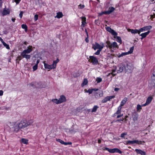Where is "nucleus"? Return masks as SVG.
<instances>
[{"instance_id": "46", "label": "nucleus", "mask_w": 155, "mask_h": 155, "mask_svg": "<svg viewBox=\"0 0 155 155\" xmlns=\"http://www.w3.org/2000/svg\"><path fill=\"white\" fill-rule=\"evenodd\" d=\"M38 66V65H37V64H35V65L34 66H33V71H36L37 69Z\"/></svg>"}, {"instance_id": "45", "label": "nucleus", "mask_w": 155, "mask_h": 155, "mask_svg": "<svg viewBox=\"0 0 155 155\" xmlns=\"http://www.w3.org/2000/svg\"><path fill=\"white\" fill-rule=\"evenodd\" d=\"M116 71V69L115 68L114 69H113L112 70V72L111 73V74L113 75V76H115L116 74H114V73Z\"/></svg>"}, {"instance_id": "23", "label": "nucleus", "mask_w": 155, "mask_h": 155, "mask_svg": "<svg viewBox=\"0 0 155 155\" xmlns=\"http://www.w3.org/2000/svg\"><path fill=\"white\" fill-rule=\"evenodd\" d=\"M152 99L153 98L152 97L150 96L148 97L146 101V102L147 103V104H149L152 101Z\"/></svg>"}, {"instance_id": "50", "label": "nucleus", "mask_w": 155, "mask_h": 155, "mask_svg": "<svg viewBox=\"0 0 155 155\" xmlns=\"http://www.w3.org/2000/svg\"><path fill=\"white\" fill-rule=\"evenodd\" d=\"M78 7L79 8H80L81 9H83L84 7L85 6L84 5H81L80 4L78 5Z\"/></svg>"}, {"instance_id": "32", "label": "nucleus", "mask_w": 155, "mask_h": 155, "mask_svg": "<svg viewBox=\"0 0 155 155\" xmlns=\"http://www.w3.org/2000/svg\"><path fill=\"white\" fill-rule=\"evenodd\" d=\"M34 122V120H30L28 121L27 120V127Z\"/></svg>"}, {"instance_id": "28", "label": "nucleus", "mask_w": 155, "mask_h": 155, "mask_svg": "<svg viewBox=\"0 0 155 155\" xmlns=\"http://www.w3.org/2000/svg\"><path fill=\"white\" fill-rule=\"evenodd\" d=\"M115 9V8L113 7L109 8V10H108L109 14L113 12L114 11Z\"/></svg>"}, {"instance_id": "22", "label": "nucleus", "mask_w": 155, "mask_h": 155, "mask_svg": "<svg viewBox=\"0 0 155 155\" xmlns=\"http://www.w3.org/2000/svg\"><path fill=\"white\" fill-rule=\"evenodd\" d=\"M21 55L23 58H25L27 59H29L31 57L30 55L26 54H22V53H21Z\"/></svg>"}, {"instance_id": "41", "label": "nucleus", "mask_w": 155, "mask_h": 155, "mask_svg": "<svg viewBox=\"0 0 155 155\" xmlns=\"http://www.w3.org/2000/svg\"><path fill=\"white\" fill-rule=\"evenodd\" d=\"M105 150H106L108 151L110 153H113V149H110L108 147H105Z\"/></svg>"}, {"instance_id": "24", "label": "nucleus", "mask_w": 155, "mask_h": 155, "mask_svg": "<svg viewBox=\"0 0 155 155\" xmlns=\"http://www.w3.org/2000/svg\"><path fill=\"white\" fill-rule=\"evenodd\" d=\"M63 15L62 12H59L57 13V15L56 17L58 18H62L63 16Z\"/></svg>"}, {"instance_id": "54", "label": "nucleus", "mask_w": 155, "mask_h": 155, "mask_svg": "<svg viewBox=\"0 0 155 155\" xmlns=\"http://www.w3.org/2000/svg\"><path fill=\"white\" fill-rule=\"evenodd\" d=\"M88 37H89L88 36V37L87 36V37L85 39V41L87 43H88L89 41Z\"/></svg>"}, {"instance_id": "31", "label": "nucleus", "mask_w": 155, "mask_h": 155, "mask_svg": "<svg viewBox=\"0 0 155 155\" xmlns=\"http://www.w3.org/2000/svg\"><path fill=\"white\" fill-rule=\"evenodd\" d=\"M121 108H122L120 106H119L118 107L117 110L116 112V114H120V113H121Z\"/></svg>"}, {"instance_id": "43", "label": "nucleus", "mask_w": 155, "mask_h": 155, "mask_svg": "<svg viewBox=\"0 0 155 155\" xmlns=\"http://www.w3.org/2000/svg\"><path fill=\"white\" fill-rule=\"evenodd\" d=\"M96 80L97 83H99L101 82L102 79L101 78L99 77H97V78Z\"/></svg>"}, {"instance_id": "56", "label": "nucleus", "mask_w": 155, "mask_h": 155, "mask_svg": "<svg viewBox=\"0 0 155 155\" xmlns=\"http://www.w3.org/2000/svg\"><path fill=\"white\" fill-rule=\"evenodd\" d=\"M20 1L21 0H15V2L16 3V4H18Z\"/></svg>"}, {"instance_id": "30", "label": "nucleus", "mask_w": 155, "mask_h": 155, "mask_svg": "<svg viewBox=\"0 0 155 155\" xmlns=\"http://www.w3.org/2000/svg\"><path fill=\"white\" fill-rule=\"evenodd\" d=\"M98 107L97 105L94 106L92 109L91 112H95L97 111V109L98 108Z\"/></svg>"}, {"instance_id": "14", "label": "nucleus", "mask_w": 155, "mask_h": 155, "mask_svg": "<svg viewBox=\"0 0 155 155\" xmlns=\"http://www.w3.org/2000/svg\"><path fill=\"white\" fill-rule=\"evenodd\" d=\"M10 12V11L9 9H6L4 8L2 12V15L3 16H4L5 15L9 14Z\"/></svg>"}, {"instance_id": "3", "label": "nucleus", "mask_w": 155, "mask_h": 155, "mask_svg": "<svg viewBox=\"0 0 155 155\" xmlns=\"http://www.w3.org/2000/svg\"><path fill=\"white\" fill-rule=\"evenodd\" d=\"M106 43L107 44V45L106 46L109 48L110 49H114L115 48H119L117 43L115 41L112 43L109 41H107L106 42Z\"/></svg>"}, {"instance_id": "33", "label": "nucleus", "mask_w": 155, "mask_h": 155, "mask_svg": "<svg viewBox=\"0 0 155 155\" xmlns=\"http://www.w3.org/2000/svg\"><path fill=\"white\" fill-rule=\"evenodd\" d=\"M21 27L23 29H24L25 31L26 32L27 31L28 27L27 25L25 24H22L21 25Z\"/></svg>"}, {"instance_id": "7", "label": "nucleus", "mask_w": 155, "mask_h": 155, "mask_svg": "<svg viewBox=\"0 0 155 155\" xmlns=\"http://www.w3.org/2000/svg\"><path fill=\"white\" fill-rule=\"evenodd\" d=\"M43 63L45 68V69H54L55 68L54 65L53 64H52L49 65L48 64L45 63V62H43Z\"/></svg>"}, {"instance_id": "36", "label": "nucleus", "mask_w": 155, "mask_h": 155, "mask_svg": "<svg viewBox=\"0 0 155 155\" xmlns=\"http://www.w3.org/2000/svg\"><path fill=\"white\" fill-rule=\"evenodd\" d=\"M110 33H111L112 35L114 36H117V33L113 29L111 30Z\"/></svg>"}, {"instance_id": "1", "label": "nucleus", "mask_w": 155, "mask_h": 155, "mask_svg": "<svg viewBox=\"0 0 155 155\" xmlns=\"http://www.w3.org/2000/svg\"><path fill=\"white\" fill-rule=\"evenodd\" d=\"M125 66V71L126 72L128 73H131L133 69V64L127 61L124 62Z\"/></svg>"}, {"instance_id": "34", "label": "nucleus", "mask_w": 155, "mask_h": 155, "mask_svg": "<svg viewBox=\"0 0 155 155\" xmlns=\"http://www.w3.org/2000/svg\"><path fill=\"white\" fill-rule=\"evenodd\" d=\"M59 60L58 58H57V59L55 61H53V64L54 65V66L56 68V66L57 64L59 62Z\"/></svg>"}, {"instance_id": "6", "label": "nucleus", "mask_w": 155, "mask_h": 155, "mask_svg": "<svg viewBox=\"0 0 155 155\" xmlns=\"http://www.w3.org/2000/svg\"><path fill=\"white\" fill-rule=\"evenodd\" d=\"M90 62L94 65H97L98 63V60L95 57L90 56L89 57Z\"/></svg>"}, {"instance_id": "52", "label": "nucleus", "mask_w": 155, "mask_h": 155, "mask_svg": "<svg viewBox=\"0 0 155 155\" xmlns=\"http://www.w3.org/2000/svg\"><path fill=\"white\" fill-rule=\"evenodd\" d=\"M93 46L92 47V48L94 50H96L97 48L96 45L95 44V45H93Z\"/></svg>"}, {"instance_id": "19", "label": "nucleus", "mask_w": 155, "mask_h": 155, "mask_svg": "<svg viewBox=\"0 0 155 155\" xmlns=\"http://www.w3.org/2000/svg\"><path fill=\"white\" fill-rule=\"evenodd\" d=\"M130 32L132 34H135L138 33L139 35H140V32L139 30H137V29H130Z\"/></svg>"}, {"instance_id": "39", "label": "nucleus", "mask_w": 155, "mask_h": 155, "mask_svg": "<svg viewBox=\"0 0 155 155\" xmlns=\"http://www.w3.org/2000/svg\"><path fill=\"white\" fill-rule=\"evenodd\" d=\"M134 49V47L132 46L131 47L130 49V51L127 52L128 54H130L132 53Z\"/></svg>"}, {"instance_id": "21", "label": "nucleus", "mask_w": 155, "mask_h": 155, "mask_svg": "<svg viewBox=\"0 0 155 155\" xmlns=\"http://www.w3.org/2000/svg\"><path fill=\"white\" fill-rule=\"evenodd\" d=\"M122 151L119 149L117 148L113 149V153H117L121 154L122 153Z\"/></svg>"}, {"instance_id": "57", "label": "nucleus", "mask_w": 155, "mask_h": 155, "mask_svg": "<svg viewBox=\"0 0 155 155\" xmlns=\"http://www.w3.org/2000/svg\"><path fill=\"white\" fill-rule=\"evenodd\" d=\"M123 114L118 115L117 116V118H119L123 116Z\"/></svg>"}, {"instance_id": "12", "label": "nucleus", "mask_w": 155, "mask_h": 155, "mask_svg": "<svg viewBox=\"0 0 155 155\" xmlns=\"http://www.w3.org/2000/svg\"><path fill=\"white\" fill-rule=\"evenodd\" d=\"M100 44L101 45L97 42L95 43L97 49H98V50H102L104 46L103 43L101 42Z\"/></svg>"}, {"instance_id": "48", "label": "nucleus", "mask_w": 155, "mask_h": 155, "mask_svg": "<svg viewBox=\"0 0 155 155\" xmlns=\"http://www.w3.org/2000/svg\"><path fill=\"white\" fill-rule=\"evenodd\" d=\"M125 103L126 102L122 100L120 103V105L119 106H120L122 107L124 105Z\"/></svg>"}, {"instance_id": "15", "label": "nucleus", "mask_w": 155, "mask_h": 155, "mask_svg": "<svg viewBox=\"0 0 155 155\" xmlns=\"http://www.w3.org/2000/svg\"><path fill=\"white\" fill-rule=\"evenodd\" d=\"M135 151L138 154H140L141 155H146V152L141 150L138 149H135Z\"/></svg>"}, {"instance_id": "44", "label": "nucleus", "mask_w": 155, "mask_h": 155, "mask_svg": "<svg viewBox=\"0 0 155 155\" xmlns=\"http://www.w3.org/2000/svg\"><path fill=\"white\" fill-rule=\"evenodd\" d=\"M106 29L107 30V31L110 32V31H111V30H112L110 27H106Z\"/></svg>"}, {"instance_id": "61", "label": "nucleus", "mask_w": 155, "mask_h": 155, "mask_svg": "<svg viewBox=\"0 0 155 155\" xmlns=\"http://www.w3.org/2000/svg\"><path fill=\"white\" fill-rule=\"evenodd\" d=\"M114 90L115 91H117L119 90V88H114Z\"/></svg>"}, {"instance_id": "13", "label": "nucleus", "mask_w": 155, "mask_h": 155, "mask_svg": "<svg viewBox=\"0 0 155 155\" xmlns=\"http://www.w3.org/2000/svg\"><path fill=\"white\" fill-rule=\"evenodd\" d=\"M59 101L60 104L65 102L66 101V99L64 95H61L60 96L59 99Z\"/></svg>"}, {"instance_id": "20", "label": "nucleus", "mask_w": 155, "mask_h": 155, "mask_svg": "<svg viewBox=\"0 0 155 155\" xmlns=\"http://www.w3.org/2000/svg\"><path fill=\"white\" fill-rule=\"evenodd\" d=\"M74 127V125H72L71 128L69 130V132L71 134H75L78 131V130L77 129H76L75 130H74L73 129Z\"/></svg>"}, {"instance_id": "11", "label": "nucleus", "mask_w": 155, "mask_h": 155, "mask_svg": "<svg viewBox=\"0 0 155 155\" xmlns=\"http://www.w3.org/2000/svg\"><path fill=\"white\" fill-rule=\"evenodd\" d=\"M29 47L30 48H29V47H28V48L27 49L24 50L21 53H22V54L30 53L32 51V49H31L32 47V46H29Z\"/></svg>"}, {"instance_id": "47", "label": "nucleus", "mask_w": 155, "mask_h": 155, "mask_svg": "<svg viewBox=\"0 0 155 155\" xmlns=\"http://www.w3.org/2000/svg\"><path fill=\"white\" fill-rule=\"evenodd\" d=\"M102 50H101L98 49L97 51L94 53V54L96 55H99L100 54V52Z\"/></svg>"}, {"instance_id": "37", "label": "nucleus", "mask_w": 155, "mask_h": 155, "mask_svg": "<svg viewBox=\"0 0 155 155\" xmlns=\"http://www.w3.org/2000/svg\"><path fill=\"white\" fill-rule=\"evenodd\" d=\"M3 45L4 47H5V48L8 49H10V47L8 45L6 44L5 42H3V43L2 44Z\"/></svg>"}, {"instance_id": "8", "label": "nucleus", "mask_w": 155, "mask_h": 155, "mask_svg": "<svg viewBox=\"0 0 155 155\" xmlns=\"http://www.w3.org/2000/svg\"><path fill=\"white\" fill-rule=\"evenodd\" d=\"M119 69L117 70V73L122 72L124 69H125V66L124 65V62L118 65Z\"/></svg>"}, {"instance_id": "17", "label": "nucleus", "mask_w": 155, "mask_h": 155, "mask_svg": "<svg viewBox=\"0 0 155 155\" xmlns=\"http://www.w3.org/2000/svg\"><path fill=\"white\" fill-rule=\"evenodd\" d=\"M57 141L60 142L61 144H64L65 145H71L72 144V143L71 142H65L63 140L59 139H58V140H57Z\"/></svg>"}, {"instance_id": "58", "label": "nucleus", "mask_w": 155, "mask_h": 155, "mask_svg": "<svg viewBox=\"0 0 155 155\" xmlns=\"http://www.w3.org/2000/svg\"><path fill=\"white\" fill-rule=\"evenodd\" d=\"M123 100L126 103L127 101V98L125 97L124 98V99Z\"/></svg>"}, {"instance_id": "26", "label": "nucleus", "mask_w": 155, "mask_h": 155, "mask_svg": "<svg viewBox=\"0 0 155 155\" xmlns=\"http://www.w3.org/2000/svg\"><path fill=\"white\" fill-rule=\"evenodd\" d=\"M21 142L25 144H28V140L24 138H22L21 140Z\"/></svg>"}, {"instance_id": "9", "label": "nucleus", "mask_w": 155, "mask_h": 155, "mask_svg": "<svg viewBox=\"0 0 155 155\" xmlns=\"http://www.w3.org/2000/svg\"><path fill=\"white\" fill-rule=\"evenodd\" d=\"M152 28V26L150 25L144 26L142 28H140L139 29L140 32H143L146 31H147L148 30H149L151 29Z\"/></svg>"}, {"instance_id": "29", "label": "nucleus", "mask_w": 155, "mask_h": 155, "mask_svg": "<svg viewBox=\"0 0 155 155\" xmlns=\"http://www.w3.org/2000/svg\"><path fill=\"white\" fill-rule=\"evenodd\" d=\"M151 81L153 83L155 84V73L153 74L151 76Z\"/></svg>"}, {"instance_id": "27", "label": "nucleus", "mask_w": 155, "mask_h": 155, "mask_svg": "<svg viewBox=\"0 0 155 155\" xmlns=\"http://www.w3.org/2000/svg\"><path fill=\"white\" fill-rule=\"evenodd\" d=\"M88 83V81L87 79L85 78L84 80V81H83L82 83L81 84V86L82 87H83L85 85H86Z\"/></svg>"}, {"instance_id": "5", "label": "nucleus", "mask_w": 155, "mask_h": 155, "mask_svg": "<svg viewBox=\"0 0 155 155\" xmlns=\"http://www.w3.org/2000/svg\"><path fill=\"white\" fill-rule=\"evenodd\" d=\"M21 129H23L27 127V120H21L20 122H18Z\"/></svg>"}, {"instance_id": "16", "label": "nucleus", "mask_w": 155, "mask_h": 155, "mask_svg": "<svg viewBox=\"0 0 155 155\" xmlns=\"http://www.w3.org/2000/svg\"><path fill=\"white\" fill-rule=\"evenodd\" d=\"M150 33V31H148L147 32L142 33L140 35V36H141L140 38L141 40L143 39L144 38H145Z\"/></svg>"}, {"instance_id": "60", "label": "nucleus", "mask_w": 155, "mask_h": 155, "mask_svg": "<svg viewBox=\"0 0 155 155\" xmlns=\"http://www.w3.org/2000/svg\"><path fill=\"white\" fill-rule=\"evenodd\" d=\"M3 92L2 90H0V96H2L3 95Z\"/></svg>"}, {"instance_id": "2", "label": "nucleus", "mask_w": 155, "mask_h": 155, "mask_svg": "<svg viewBox=\"0 0 155 155\" xmlns=\"http://www.w3.org/2000/svg\"><path fill=\"white\" fill-rule=\"evenodd\" d=\"M10 129L15 132L17 133L19 131L21 128H20L18 122H15L12 123L10 125Z\"/></svg>"}, {"instance_id": "38", "label": "nucleus", "mask_w": 155, "mask_h": 155, "mask_svg": "<svg viewBox=\"0 0 155 155\" xmlns=\"http://www.w3.org/2000/svg\"><path fill=\"white\" fill-rule=\"evenodd\" d=\"M128 53H127V52H123L121 54H120V55H119L118 56V57L119 58H120L121 57H122L124 56V55H127V54H128Z\"/></svg>"}, {"instance_id": "18", "label": "nucleus", "mask_w": 155, "mask_h": 155, "mask_svg": "<svg viewBox=\"0 0 155 155\" xmlns=\"http://www.w3.org/2000/svg\"><path fill=\"white\" fill-rule=\"evenodd\" d=\"M82 21L81 22V26L82 27H85V25L86 24V18L84 17H81Z\"/></svg>"}, {"instance_id": "51", "label": "nucleus", "mask_w": 155, "mask_h": 155, "mask_svg": "<svg viewBox=\"0 0 155 155\" xmlns=\"http://www.w3.org/2000/svg\"><path fill=\"white\" fill-rule=\"evenodd\" d=\"M127 134L126 133H123L121 134V135H120V137L122 138H124V136L125 135H126Z\"/></svg>"}, {"instance_id": "35", "label": "nucleus", "mask_w": 155, "mask_h": 155, "mask_svg": "<svg viewBox=\"0 0 155 155\" xmlns=\"http://www.w3.org/2000/svg\"><path fill=\"white\" fill-rule=\"evenodd\" d=\"M117 41L120 44L122 43V40L121 38L119 36H117L116 38Z\"/></svg>"}, {"instance_id": "49", "label": "nucleus", "mask_w": 155, "mask_h": 155, "mask_svg": "<svg viewBox=\"0 0 155 155\" xmlns=\"http://www.w3.org/2000/svg\"><path fill=\"white\" fill-rule=\"evenodd\" d=\"M38 18V15L36 14L35 15L34 18V20L35 21H36Z\"/></svg>"}, {"instance_id": "53", "label": "nucleus", "mask_w": 155, "mask_h": 155, "mask_svg": "<svg viewBox=\"0 0 155 155\" xmlns=\"http://www.w3.org/2000/svg\"><path fill=\"white\" fill-rule=\"evenodd\" d=\"M103 12V14H105V15H109V14L108 12V11H104V12Z\"/></svg>"}, {"instance_id": "63", "label": "nucleus", "mask_w": 155, "mask_h": 155, "mask_svg": "<svg viewBox=\"0 0 155 155\" xmlns=\"http://www.w3.org/2000/svg\"><path fill=\"white\" fill-rule=\"evenodd\" d=\"M39 62H40L39 60V59L37 60V61H36V64H37V65H38V64L39 63Z\"/></svg>"}, {"instance_id": "25", "label": "nucleus", "mask_w": 155, "mask_h": 155, "mask_svg": "<svg viewBox=\"0 0 155 155\" xmlns=\"http://www.w3.org/2000/svg\"><path fill=\"white\" fill-rule=\"evenodd\" d=\"M51 101L53 103H55L56 104H60V102H59V100L56 98L52 99L51 100Z\"/></svg>"}, {"instance_id": "40", "label": "nucleus", "mask_w": 155, "mask_h": 155, "mask_svg": "<svg viewBox=\"0 0 155 155\" xmlns=\"http://www.w3.org/2000/svg\"><path fill=\"white\" fill-rule=\"evenodd\" d=\"M142 109L141 106L140 104H138L137 106V111H140V110Z\"/></svg>"}, {"instance_id": "59", "label": "nucleus", "mask_w": 155, "mask_h": 155, "mask_svg": "<svg viewBox=\"0 0 155 155\" xmlns=\"http://www.w3.org/2000/svg\"><path fill=\"white\" fill-rule=\"evenodd\" d=\"M22 15H23V13L22 12H20L19 14V16L20 17V18H22Z\"/></svg>"}, {"instance_id": "10", "label": "nucleus", "mask_w": 155, "mask_h": 155, "mask_svg": "<svg viewBox=\"0 0 155 155\" xmlns=\"http://www.w3.org/2000/svg\"><path fill=\"white\" fill-rule=\"evenodd\" d=\"M115 97V96L113 95L110 96H107V97L104 98L102 101V103H105L106 102L108 101H110V99H111Z\"/></svg>"}, {"instance_id": "55", "label": "nucleus", "mask_w": 155, "mask_h": 155, "mask_svg": "<svg viewBox=\"0 0 155 155\" xmlns=\"http://www.w3.org/2000/svg\"><path fill=\"white\" fill-rule=\"evenodd\" d=\"M22 59V57L21 56H18L17 57V60H18L19 61L21 60Z\"/></svg>"}, {"instance_id": "62", "label": "nucleus", "mask_w": 155, "mask_h": 155, "mask_svg": "<svg viewBox=\"0 0 155 155\" xmlns=\"http://www.w3.org/2000/svg\"><path fill=\"white\" fill-rule=\"evenodd\" d=\"M148 105V104H147V103L146 102V103L143 104L142 105V106H145L147 105Z\"/></svg>"}, {"instance_id": "4", "label": "nucleus", "mask_w": 155, "mask_h": 155, "mask_svg": "<svg viewBox=\"0 0 155 155\" xmlns=\"http://www.w3.org/2000/svg\"><path fill=\"white\" fill-rule=\"evenodd\" d=\"M144 143H145V142L144 141H139L138 140H128L127 141V144H134V143H136L138 144H143Z\"/></svg>"}, {"instance_id": "42", "label": "nucleus", "mask_w": 155, "mask_h": 155, "mask_svg": "<svg viewBox=\"0 0 155 155\" xmlns=\"http://www.w3.org/2000/svg\"><path fill=\"white\" fill-rule=\"evenodd\" d=\"M84 91H85V92L88 93L89 94H91L93 92V91H92V89H88L87 91L86 89H85L84 90Z\"/></svg>"}, {"instance_id": "64", "label": "nucleus", "mask_w": 155, "mask_h": 155, "mask_svg": "<svg viewBox=\"0 0 155 155\" xmlns=\"http://www.w3.org/2000/svg\"><path fill=\"white\" fill-rule=\"evenodd\" d=\"M92 90L93 91H97L98 90V89L93 88V89H92Z\"/></svg>"}]
</instances>
